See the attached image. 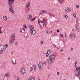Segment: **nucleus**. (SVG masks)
Instances as JSON below:
<instances>
[{"label":"nucleus","mask_w":80,"mask_h":80,"mask_svg":"<svg viewBox=\"0 0 80 80\" xmlns=\"http://www.w3.org/2000/svg\"><path fill=\"white\" fill-rule=\"evenodd\" d=\"M76 70L77 71H78V74L79 75H80V70H78V68H76Z\"/></svg>","instance_id":"nucleus-15"},{"label":"nucleus","mask_w":80,"mask_h":80,"mask_svg":"<svg viewBox=\"0 0 80 80\" xmlns=\"http://www.w3.org/2000/svg\"><path fill=\"white\" fill-rule=\"evenodd\" d=\"M43 63V64H46V62L44 61Z\"/></svg>","instance_id":"nucleus-47"},{"label":"nucleus","mask_w":80,"mask_h":80,"mask_svg":"<svg viewBox=\"0 0 80 80\" xmlns=\"http://www.w3.org/2000/svg\"><path fill=\"white\" fill-rule=\"evenodd\" d=\"M8 4L9 5V7H11V5L12 3L14 2V0H8Z\"/></svg>","instance_id":"nucleus-3"},{"label":"nucleus","mask_w":80,"mask_h":80,"mask_svg":"<svg viewBox=\"0 0 80 80\" xmlns=\"http://www.w3.org/2000/svg\"><path fill=\"white\" fill-rule=\"evenodd\" d=\"M30 2H29V3H28L26 5V6L28 7V9H29V10H30Z\"/></svg>","instance_id":"nucleus-11"},{"label":"nucleus","mask_w":80,"mask_h":80,"mask_svg":"<svg viewBox=\"0 0 80 80\" xmlns=\"http://www.w3.org/2000/svg\"><path fill=\"white\" fill-rule=\"evenodd\" d=\"M54 62V60L50 59V61H49V64L50 63H53Z\"/></svg>","instance_id":"nucleus-16"},{"label":"nucleus","mask_w":80,"mask_h":80,"mask_svg":"<svg viewBox=\"0 0 80 80\" xmlns=\"http://www.w3.org/2000/svg\"><path fill=\"white\" fill-rule=\"evenodd\" d=\"M76 76L77 78H79V77L78 76V75L77 74H76Z\"/></svg>","instance_id":"nucleus-33"},{"label":"nucleus","mask_w":80,"mask_h":80,"mask_svg":"<svg viewBox=\"0 0 80 80\" xmlns=\"http://www.w3.org/2000/svg\"><path fill=\"white\" fill-rule=\"evenodd\" d=\"M43 13H44V10H42L39 13V15H41V14H42Z\"/></svg>","instance_id":"nucleus-19"},{"label":"nucleus","mask_w":80,"mask_h":80,"mask_svg":"<svg viewBox=\"0 0 80 80\" xmlns=\"http://www.w3.org/2000/svg\"><path fill=\"white\" fill-rule=\"evenodd\" d=\"M23 27L24 28H27V26L25 25H23Z\"/></svg>","instance_id":"nucleus-40"},{"label":"nucleus","mask_w":80,"mask_h":80,"mask_svg":"<svg viewBox=\"0 0 80 80\" xmlns=\"http://www.w3.org/2000/svg\"><path fill=\"white\" fill-rule=\"evenodd\" d=\"M10 7V8H13V6H11V7Z\"/></svg>","instance_id":"nucleus-57"},{"label":"nucleus","mask_w":80,"mask_h":80,"mask_svg":"<svg viewBox=\"0 0 80 80\" xmlns=\"http://www.w3.org/2000/svg\"><path fill=\"white\" fill-rule=\"evenodd\" d=\"M12 64H14V63H13V61L12 60Z\"/></svg>","instance_id":"nucleus-51"},{"label":"nucleus","mask_w":80,"mask_h":80,"mask_svg":"<svg viewBox=\"0 0 80 80\" xmlns=\"http://www.w3.org/2000/svg\"><path fill=\"white\" fill-rule=\"evenodd\" d=\"M53 46H54V47H57V46L55 44H53Z\"/></svg>","instance_id":"nucleus-53"},{"label":"nucleus","mask_w":80,"mask_h":80,"mask_svg":"<svg viewBox=\"0 0 80 80\" xmlns=\"http://www.w3.org/2000/svg\"><path fill=\"white\" fill-rule=\"evenodd\" d=\"M19 78H19V77H18L17 78V80H19Z\"/></svg>","instance_id":"nucleus-45"},{"label":"nucleus","mask_w":80,"mask_h":80,"mask_svg":"<svg viewBox=\"0 0 80 80\" xmlns=\"http://www.w3.org/2000/svg\"><path fill=\"white\" fill-rule=\"evenodd\" d=\"M52 31H51L50 32V33H52Z\"/></svg>","instance_id":"nucleus-64"},{"label":"nucleus","mask_w":80,"mask_h":80,"mask_svg":"<svg viewBox=\"0 0 80 80\" xmlns=\"http://www.w3.org/2000/svg\"><path fill=\"white\" fill-rule=\"evenodd\" d=\"M12 54H13V52H11V54L12 55Z\"/></svg>","instance_id":"nucleus-56"},{"label":"nucleus","mask_w":80,"mask_h":80,"mask_svg":"<svg viewBox=\"0 0 80 80\" xmlns=\"http://www.w3.org/2000/svg\"><path fill=\"white\" fill-rule=\"evenodd\" d=\"M38 22L39 25H40L41 27H42V25H43V24H41L40 23H44V21H39V20H38Z\"/></svg>","instance_id":"nucleus-4"},{"label":"nucleus","mask_w":80,"mask_h":80,"mask_svg":"<svg viewBox=\"0 0 80 80\" xmlns=\"http://www.w3.org/2000/svg\"><path fill=\"white\" fill-rule=\"evenodd\" d=\"M70 58H68V60H70Z\"/></svg>","instance_id":"nucleus-59"},{"label":"nucleus","mask_w":80,"mask_h":80,"mask_svg":"<svg viewBox=\"0 0 80 80\" xmlns=\"http://www.w3.org/2000/svg\"><path fill=\"white\" fill-rule=\"evenodd\" d=\"M14 42H15V39H12V40L11 41V43H14Z\"/></svg>","instance_id":"nucleus-23"},{"label":"nucleus","mask_w":80,"mask_h":80,"mask_svg":"<svg viewBox=\"0 0 80 80\" xmlns=\"http://www.w3.org/2000/svg\"><path fill=\"white\" fill-rule=\"evenodd\" d=\"M77 62H75L74 64H75V66H77Z\"/></svg>","instance_id":"nucleus-36"},{"label":"nucleus","mask_w":80,"mask_h":80,"mask_svg":"<svg viewBox=\"0 0 80 80\" xmlns=\"http://www.w3.org/2000/svg\"><path fill=\"white\" fill-rule=\"evenodd\" d=\"M50 58H49V59H47V62L49 64L50 63Z\"/></svg>","instance_id":"nucleus-21"},{"label":"nucleus","mask_w":80,"mask_h":80,"mask_svg":"<svg viewBox=\"0 0 80 80\" xmlns=\"http://www.w3.org/2000/svg\"><path fill=\"white\" fill-rule=\"evenodd\" d=\"M48 55H49V54H48V53L47 52V53H46V57H48Z\"/></svg>","instance_id":"nucleus-30"},{"label":"nucleus","mask_w":80,"mask_h":80,"mask_svg":"<svg viewBox=\"0 0 80 80\" xmlns=\"http://www.w3.org/2000/svg\"><path fill=\"white\" fill-rule=\"evenodd\" d=\"M65 0H58V2L61 4H62L63 2V1Z\"/></svg>","instance_id":"nucleus-14"},{"label":"nucleus","mask_w":80,"mask_h":80,"mask_svg":"<svg viewBox=\"0 0 80 80\" xmlns=\"http://www.w3.org/2000/svg\"><path fill=\"white\" fill-rule=\"evenodd\" d=\"M51 53H52V51L50 50H48L47 51V53H48V54H51Z\"/></svg>","instance_id":"nucleus-20"},{"label":"nucleus","mask_w":80,"mask_h":80,"mask_svg":"<svg viewBox=\"0 0 80 80\" xmlns=\"http://www.w3.org/2000/svg\"><path fill=\"white\" fill-rule=\"evenodd\" d=\"M49 13V15H50V17H54V16H53V15H52V13Z\"/></svg>","instance_id":"nucleus-24"},{"label":"nucleus","mask_w":80,"mask_h":80,"mask_svg":"<svg viewBox=\"0 0 80 80\" xmlns=\"http://www.w3.org/2000/svg\"><path fill=\"white\" fill-rule=\"evenodd\" d=\"M3 51L0 50V54H1V53H3Z\"/></svg>","instance_id":"nucleus-32"},{"label":"nucleus","mask_w":80,"mask_h":80,"mask_svg":"<svg viewBox=\"0 0 80 80\" xmlns=\"http://www.w3.org/2000/svg\"><path fill=\"white\" fill-rule=\"evenodd\" d=\"M60 37H63V34H60Z\"/></svg>","instance_id":"nucleus-35"},{"label":"nucleus","mask_w":80,"mask_h":80,"mask_svg":"<svg viewBox=\"0 0 80 80\" xmlns=\"http://www.w3.org/2000/svg\"><path fill=\"white\" fill-rule=\"evenodd\" d=\"M36 69V65H35V66H34V70L35 71Z\"/></svg>","instance_id":"nucleus-38"},{"label":"nucleus","mask_w":80,"mask_h":80,"mask_svg":"<svg viewBox=\"0 0 80 80\" xmlns=\"http://www.w3.org/2000/svg\"><path fill=\"white\" fill-rule=\"evenodd\" d=\"M65 11L66 12H68V11H70V10H68V8H67V9H66Z\"/></svg>","instance_id":"nucleus-25"},{"label":"nucleus","mask_w":80,"mask_h":80,"mask_svg":"<svg viewBox=\"0 0 80 80\" xmlns=\"http://www.w3.org/2000/svg\"><path fill=\"white\" fill-rule=\"evenodd\" d=\"M53 36H54V37H56L57 35H56V34L54 35Z\"/></svg>","instance_id":"nucleus-52"},{"label":"nucleus","mask_w":80,"mask_h":80,"mask_svg":"<svg viewBox=\"0 0 80 80\" xmlns=\"http://www.w3.org/2000/svg\"><path fill=\"white\" fill-rule=\"evenodd\" d=\"M38 66L40 69L42 68V67H43V63L41 62H39L38 64Z\"/></svg>","instance_id":"nucleus-5"},{"label":"nucleus","mask_w":80,"mask_h":80,"mask_svg":"<svg viewBox=\"0 0 80 80\" xmlns=\"http://www.w3.org/2000/svg\"><path fill=\"white\" fill-rule=\"evenodd\" d=\"M47 21H46V24H45V25L46 27L47 26Z\"/></svg>","instance_id":"nucleus-43"},{"label":"nucleus","mask_w":80,"mask_h":80,"mask_svg":"<svg viewBox=\"0 0 80 80\" xmlns=\"http://www.w3.org/2000/svg\"><path fill=\"white\" fill-rule=\"evenodd\" d=\"M76 30H80V28L79 26L78 25H76L75 26Z\"/></svg>","instance_id":"nucleus-10"},{"label":"nucleus","mask_w":80,"mask_h":80,"mask_svg":"<svg viewBox=\"0 0 80 80\" xmlns=\"http://www.w3.org/2000/svg\"><path fill=\"white\" fill-rule=\"evenodd\" d=\"M61 52H62L63 51V50H60Z\"/></svg>","instance_id":"nucleus-62"},{"label":"nucleus","mask_w":80,"mask_h":80,"mask_svg":"<svg viewBox=\"0 0 80 80\" xmlns=\"http://www.w3.org/2000/svg\"><path fill=\"white\" fill-rule=\"evenodd\" d=\"M49 58L50 59L53 60L55 58V56L51 54L49 57Z\"/></svg>","instance_id":"nucleus-8"},{"label":"nucleus","mask_w":80,"mask_h":80,"mask_svg":"<svg viewBox=\"0 0 80 80\" xmlns=\"http://www.w3.org/2000/svg\"><path fill=\"white\" fill-rule=\"evenodd\" d=\"M42 25H43V27H44L45 26V25L43 23Z\"/></svg>","instance_id":"nucleus-58"},{"label":"nucleus","mask_w":80,"mask_h":80,"mask_svg":"<svg viewBox=\"0 0 80 80\" xmlns=\"http://www.w3.org/2000/svg\"><path fill=\"white\" fill-rule=\"evenodd\" d=\"M20 32H21V33H22V29H21L20 30Z\"/></svg>","instance_id":"nucleus-49"},{"label":"nucleus","mask_w":80,"mask_h":80,"mask_svg":"<svg viewBox=\"0 0 80 80\" xmlns=\"http://www.w3.org/2000/svg\"><path fill=\"white\" fill-rule=\"evenodd\" d=\"M3 18L4 20H5V21L7 20V17H6V16H4Z\"/></svg>","instance_id":"nucleus-18"},{"label":"nucleus","mask_w":80,"mask_h":80,"mask_svg":"<svg viewBox=\"0 0 80 80\" xmlns=\"http://www.w3.org/2000/svg\"><path fill=\"white\" fill-rule=\"evenodd\" d=\"M35 18H32V20L33 21H35Z\"/></svg>","instance_id":"nucleus-34"},{"label":"nucleus","mask_w":80,"mask_h":80,"mask_svg":"<svg viewBox=\"0 0 80 80\" xmlns=\"http://www.w3.org/2000/svg\"><path fill=\"white\" fill-rule=\"evenodd\" d=\"M20 72L22 74H24L25 72V69L24 68H22L20 70Z\"/></svg>","instance_id":"nucleus-6"},{"label":"nucleus","mask_w":80,"mask_h":80,"mask_svg":"<svg viewBox=\"0 0 80 80\" xmlns=\"http://www.w3.org/2000/svg\"><path fill=\"white\" fill-rule=\"evenodd\" d=\"M29 28L30 29V32L31 33V35H35L36 32L35 30H33V29H34V27H33V26L31 25L29 26Z\"/></svg>","instance_id":"nucleus-1"},{"label":"nucleus","mask_w":80,"mask_h":80,"mask_svg":"<svg viewBox=\"0 0 80 80\" xmlns=\"http://www.w3.org/2000/svg\"><path fill=\"white\" fill-rule=\"evenodd\" d=\"M28 80H35V78H34L30 77L28 78Z\"/></svg>","instance_id":"nucleus-12"},{"label":"nucleus","mask_w":80,"mask_h":80,"mask_svg":"<svg viewBox=\"0 0 80 80\" xmlns=\"http://www.w3.org/2000/svg\"><path fill=\"white\" fill-rule=\"evenodd\" d=\"M0 33H2V32L1 30H0Z\"/></svg>","instance_id":"nucleus-50"},{"label":"nucleus","mask_w":80,"mask_h":80,"mask_svg":"<svg viewBox=\"0 0 80 80\" xmlns=\"http://www.w3.org/2000/svg\"><path fill=\"white\" fill-rule=\"evenodd\" d=\"M57 32H58V33H60V31H59V30L58 29L57 30Z\"/></svg>","instance_id":"nucleus-46"},{"label":"nucleus","mask_w":80,"mask_h":80,"mask_svg":"<svg viewBox=\"0 0 80 80\" xmlns=\"http://www.w3.org/2000/svg\"><path fill=\"white\" fill-rule=\"evenodd\" d=\"M5 47H6V48H7L8 47V45L6 44L5 45Z\"/></svg>","instance_id":"nucleus-39"},{"label":"nucleus","mask_w":80,"mask_h":80,"mask_svg":"<svg viewBox=\"0 0 80 80\" xmlns=\"http://www.w3.org/2000/svg\"><path fill=\"white\" fill-rule=\"evenodd\" d=\"M74 67H75V68H76L77 67V66H74Z\"/></svg>","instance_id":"nucleus-61"},{"label":"nucleus","mask_w":80,"mask_h":80,"mask_svg":"<svg viewBox=\"0 0 80 80\" xmlns=\"http://www.w3.org/2000/svg\"><path fill=\"white\" fill-rule=\"evenodd\" d=\"M40 43L41 44H43V41H40Z\"/></svg>","instance_id":"nucleus-41"},{"label":"nucleus","mask_w":80,"mask_h":80,"mask_svg":"<svg viewBox=\"0 0 80 80\" xmlns=\"http://www.w3.org/2000/svg\"><path fill=\"white\" fill-rule=\"evenodd\" d=\"M46 33H47V34H48V33H49V31H46Z\"/></svg>","instance_id":"nucleus-37"},{"label":"nucleus","mask_w":80,"mask_h":80,"mask_svg":"<svg viewBox=\"0 0 80 80\" xmlns=\"http://www.w3.org/2000/svg\"><path fill=\"white\" fill-rule=\"evenodd\" d=\"M13 10V8H10L9 9V12H11L12 11V10Z\"/></svg>","instance_id":"nucleus-22"},{"label":"nucleus","mask_w":80,"mask_h":80,"mask_svg":"<svg viewBox=\"0 0 80 80\" xmlns=\"http://www.w3.org/2000/svg\"><path fill=\"white\" fill-rule=\"evenodd\" d=\"M33 68L32 67H31L30 68V71H33Z\"/></svg>","instance_id":"nucleus-29"},{"label":"nucleus","mask_w":80,"mask_h":80,"mask_svg":"<svg viewBox=\"0 0 80 80\" xmlns=\"http://www.w3.org/2000/svg\"><path fill=\"white\" fill-rule=\"evenodd\" d=\"M64 17L65 18H68V16L66 15H64Z\"/></svg>","instance_id":"nucleus-27"},{"label":"nucleus","mask_w":80,"mask_h":80,"mask_svg":"<svg viewBox=\"0 0 80 80\" xmlns=\"http://www.w3.org/2000/svg\"><path fill=\"white\" fill-rule=\"evenodd\" d=\"M0 50H4V46L3 45H0Z\"/></svg>","instance_id":"nucleus-7"},{"label":"nucleus","mask_w":80,"mask_h":80,"mask_svg":"<svg viewBox=\"0 0 80 80\" xmlns=\"http://www.w3.org/2000/svg\"><path fill=\"white\" fill-rule=\"evenodd\" d=\"M22 30H23L24 31H25V29H24V28H22Z\"/></svg>","instance_id":"nucleus-54"},{"label":"nucleus","mask_w":80,"mask_h":80,"mask_svg":"<svg viewBox=\"0 0 80 80\" xmlns=\"http://www.w3.org/2000/svg\"><path fill=\"white\" fill-rule=\"evenodd\" d=\"M10 12H11L12 14H14V11L13 10H12L11 11H10Z\"/></svg>","instance_id":"nucleus-26"},{"label":"nucleus","mask_w":80,"mask_h":80,"mask_svg":"<svg viewBox=\"0 0 80 80\" xmlns=\"http://www.w3.org/2000/svg\"><path fill=\"white\" fill-rule=\"evenodd\" d=\"M57 74H58V75L60 74V73L59 72H58L57 73Z\"/></svg>","instance_id":"nucleus-48"},{"label":"nucleus","mask_w":80,"mask_h":80,"mask_svg":"<svg viewBox=\"0 0 80 80\" xmlns=\"http://www.w3.org/2000/svg\"><path fill=\"white\" fill-rule=\"evenodd\" d=\"M73 15L74 17V18H76V15H75V13H73Z\"/></svg>","instance_id":"nucleus-28"},{"label":"nucleus","mask_w":80,"mask_h":80,"mask_svg":"<svg viewBox=\"0 0 80 80\" xmlns=\"http://www.w3.org/2000/svg\"><path fill=\"white\" fill-rule=\"evenodd\" d=\"M76 37V34L75 33L71 34L69 35V38L71 40H73Z\"/></svg>","instance_id":"nucleus-2"},{"label":"nucleus","mask_w":80,"mask_h":80,"mask_svg":"<svg viewBox=\"0 0 80 80\" xmlns=\"http://www.w3.org/2000/svg\"><path fill=\"white\" fill-rule=\"evenodd\" d=\"M43 21H45V19H43Z\"/></svg>","instance_id":"nucleus-60"},{"label":"nucleus","mask_w":80,"mask_h":80,"mask_svg":"<svg viewBox=\"0 0 80 80\" xmlns=\"http://www.w3.org/2000/svg\"><path fill=\"white\" fill-rule=\"evenodd\" d=\"M5 76L6 77L8 78L9 77V76H10V75H9V74L7 73L5 74Z\"/></svg>","instance_id":"nucleus-17"},{"label":"nucleus","mask_w":80,"mask_h":80,"mask_svg":"<svg viewBox=\"0 0 80 80\" xmlns=\"http://www.w3.org/2000/svg\"><path fill=\"white\" fill-rule=\"evenodd\" d=\"M44 13H46V14L47 13V12L45 11H44Z\"/></svg>","instance_id":"nucleus-44"},{"label":"nucleus","mask_w":80,"mask_h":80,"mask_svg":"<svg viewBox=\"0 0 80 80\" xmlns=\"http://www.w3.org/2000/svg\"><path fill=\"white\" fill-rule=\"evenodd\" d=\"M76 7L77 8H79V6L78 5H76Z\"/></svg>","instance_id":"nucleus-42"},{"label":"nucleus","mask_w":80,"mask_h":80,"mask_svg":"<svg viewBox=\"0 0 80 80\" xmlns=\"http://www.w3.org/2000/svg\"><path fill=\"white\" fill-rule=\"evenodd\" d=\"M12 38L14 40H15V34H13L12 35Z\"/></svg>","instance_id":"nucleus-13"},{"label":"nucleus","mask_w":80,"mask_h":80,"mask_svg":"<svg viewBox=\"0 0 80 80\" xmlns=\"http://www.w3.org/2000/svg\"><path fill=\"white\" fill-rule=\"evenodd\" d=\"M79 70H80V66L79 67Z\"/></svg>","instance_id":"nucleus-63"},{"label":"nucleus","mask_w":80,"mask_h":80,"mask_svg":"<svg viewBox=\"0 0 80 80\" xmlns=\"http://www.w3.org/2000/svg\"><path fill=\"white\" fill-rule=\"evenodd\" d=\"M71 50H73V48H71Z\"/></svg>","instance_id":"nucleus-55"},{"label":"nucleus","mask_w":80,"mask_h":80,"mask_svg":"<svg viewBox=\"0 0 80 80\" xmlns=\"http://www.w3.org/2000/svg\"><path fill=\"white\" fill-rule=\"evenodd\" d=\"M18 45V42H16L15 43V45H16V46H17V45Z\"/></svg>","instance_id":"nucleus-31"},{"label":"nucleus","mask_w":80,"mask_h":80,"mask_svg":"<svg viewBox=\"0 0 80 80\" xmlns=\"http://www.w3.org/2000/svg\"><path fill=\"white\" fill-rule=\"evenodd\" d=\"M28 19H32V14H29L28 16Z\"/></svg>","instance_id":"nucleus-9"}]
</instances>
